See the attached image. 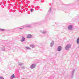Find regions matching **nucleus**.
<instances>
[{
    "label": "nucleus",
    "mask_w": 79,
    "mask_h": 79,
    "mask_svg": "<svg viewBox=\"0 0 79 79\" xmlns=\"http://www.w3.org/2000/svg\"><path fill=\"white\" fill-rule=\"evenodd\" d=\"M71 48V44H68L65 47V49L66 50H68L69 48Z\"/></svg>",
    "instance_id": "1"
},
{
    "label": "nucleus",
    "mask_w": 79,
    "mask_h": 79,
    "mask_svg": "<svg viewBox=\"0 0 79 79\" xmlns=\"http://www.w3.org/2000/svg\"><path fill=\"white\" fill-rule=\"evenodd\" d=\"M35 66H36L35 64H33L31 65L30 68L31 69H34L35 68Z\"/></svg>",
    "instance_id": "2"
},
{
    "label": "nucleus",
    "mask_w": 79,
    "mask_h": 79,
    "mask_svg": "<svg viewBox=\"0 0 79 79\" xmlns=\"http://www.w3.org/2000/svg\"><path fill=\"white\" fill-rule=\"evenodd\" d=\"M73 25H69V26L68 27V29H69V30H70L71 31V30H72L73 29Z\"/></svg>",
    "instance_id": "3"
},
{
    "label": "nucleus",
    "mask_w": 79,
    "mask_h": 79,
    "mask_svg": "<svg viewBox=\"0 0 79 79\" xmlns=\"http://www.w3.org/2000/svg\"><path fill=\"white\" fill-rule=\"evenodd\" d=\"M61 48H62V47L61 46H59L57 48V50L58 52H60L61 50Z\"/></svg>",
    "instance_id": "4"
},
{
    "label": "nucleus",
    "mask_w": 79,
    "mask_h": 79,
    "mask_svg": "<svg viewBox=\"0 0 79 79\" xmlns=\"http://www.w3.org/2000/svg\"><path fill=\"white\" fill-rule=\"evenodd\" d=\"M21 42H24V41H25V38L23 37V36H22V38L21 39Z\"/></svg>",
    "instance_id": "5"
},
{
    "label": "nucleus",
    "mask_w": 79,
    "mask_h": 79,
    "mask_svg": "<svg viewBox=\"0 0 79 79\" xmlns=\"http://www.w3.org/2000/svg\"><path fill=\"white\" fill-rule=\"evenodd\" d=\"M54 43H55L54 41H52L51 42V44H50V46L51 47H53V46L54 45Z\"/></svg>",
    "instance_id": "6"
},
{
    "label": "nucleus",
    "mask_w": 79,
    "mask_h": 79,
    "mask_svg": "<svg viewBox=\"0 0 79 79\" xmlns=\"http://www.w3.org/2000/svg\"><path fill=\"white\" fill-rule=\"evenodd\" d=\"M32 37V35H28L27 36V38L30 39Z\"/></svg>",
    "instance_id": "7"
},
{
    "label": "nucleus",
    "mask_w": 79,
    "mask_h": 79,
    "mask_svg": "<svg viewBox=\"0 0 79 79\" xmlns=\"http://www.w3.org/2000/svg\"><path fill=\"white\" fill-rule=\"evenodd\" d=\"M15 78V76L14 74H13L11 75V77H10V78L11 79H13Z\"/></svg>",
    "instance_id": "8"
},
{
    "label": "nucleus",
    "mask_w": 79,
    "mask_h": 79,
    "mask_svg": "<svg viewBox=\"0 0 79 79\" xmlns=\"http://www.w3.org/2000/svg\"><path fill=\"white\" fill-rule=\"evenodd\" d=\"M40 32H41V33L43 34H46V33H47V31H43L42 30H40Z\"/></svg>",
    "instance_id": "9"
},
{
    "label": "nucleus",
    "mask_w": 79,
    "mask_h": 79,
    "mask_svg": "<svg viewBox=\"0 0 79 79\" xmlns=\"http://www.w3.org/2000/svg\"><path fill=\"white\" fill-rule=\"evenodd\" d=\"M26 27H30V28H31V27H32V26L29 24L26 25Z\"/></svg>",
    "instance_id": "10"
},
{
    "label": "nucleus",
    "mask_w": 79,
    "mask_h": 79,
    "mask_svg": "<svg viewBox=\"0 0 79 79\" xmlns=\"http://www.w3.org/2000/svg\"><path fill=\"white\" fill-rule=\"evenodd\" d=\"M76 42L77 44H79V37L77 39Z\"/></svg>",
    "instance_id": "11"
},
{
    "label": "nucleus",
    "mask_w": 79,
    "mask_h": 79,
    "mask_svg": "<svg viewBox=\"0 0 79 79\" xmlns=\"http://www.w3.org/2000/svg\"><path fill=\"white\" fill-rule=\"evenodd\" d=\"M26 48V49H27V50H30L31 49V48L29 47H25Z\"/></svg>",
    "instance_id": "12"
},
{
    "label": "nucleus",
    "mask_w": 79,
    "mask_h": 79,
    "mask_svg": "<svg viewBox=\"0 0 79 79\" xmlns=\"http://www.w3.org/2000/svg\"><path fill=\"white\" fill-rule=\"evenodd\" d=\"M30 46L32 48H34V46L32 45H30Z\"/></svg>",
    "instance_id": "13"
},
{
    "label": "nucleus",
    "mask_w": 79,
    "mask_h": 79,
    "mask_svg": "<svg viewBox=\"0 0 79 79\" xmlns=\"http://www.w3.org/2000/svg\"><path fill=\"white\" fill-rule=\"evenodd\" d=\"M52 9V7H51L50 8L48 12H50Z\"/></svg>",
    "instance_id": "14"
},
{
    "label": "nucleus",
    "mask_w": 79,
    "mask_h": 79,
    "mask_svg": "<svg viewBox=\"0 0 79 79\" xmlns=\"http://www.w3.org/2000/svg\"><path fill=\"white\" fill-rule=\"evenodd\" d=\"M23 63H20L19 64V65H20V66H22V65H23Z\"/></svg>",
    "instance_id": "15"
},
{
    "label": "nucleus",
    "mask_w": 79,
    "mask_h": 79,
    "mask_svg": "<svg viewBox=\"0 0 79 79\" xmlns=\"http://www.w3.org/2000/svg\"><path fill=\"white\" fill-rule=\"evenodd\" d=\"M0 31H4L5 30L3 29H0Z\"/></svg>",
    "instance_id": "16"
},
{
    "label": "nucleus",
    "mask_w": 79,
    "mask_h": 79,
    "mask_svg": "<svg viewBox=\"0 0 79 79\" xmlns=\"http://www.w3.org/2000/svg\"><path fill=\"white\" fill-rule=\"evenodd\" d=\"M2 50L3 51H4V50H5V47H3V48H2Z\"/></svg>",
    "instance_id": "17"
},
{
    "label": "nucleus",
    "mask_w": 79,
    "mask_h": 79,
    "mask_svg": "<svg viewBox=\"0 0 79 79\" xmlns=\"http://www.w3.org/2000/svg\"><path fill=\"white\" fill-rule=\"evenodd\" d=\"M0 79H4V78L2 77H0Z\"/></svg>",
    "instance_id": "18"
},
{
    "label": "nucleus",
    "mask_w": 79,
    "mask_h": 79,
    "mask_svg": "<svg viewBox=\"0 0 79 79\" xmlns=\"http://www.w3.org/2000/svg\"><path fill=\"white\" fill-rule=\"evenodd\" d=\"M30 10L31 11V12H32L33 11V9H31V10Z\"/></svg>",
    "instance_id": "19"
},
{
    "label": "nucleus",
    "mask_w": 79,
    "mask_h": 79,
    "mask_svg": "<svg viewBox=\"0 0 79 79\" xmlns=\"http://www.w3.org/2000/svg\"><path fill=\"white\" fill-rule=\"evenodd\" d=\"M25 68L24 67V66H23V67H22V69H24Z\"/></svg>",
    "instance_id": "20"
},
{
    "label": "nucleus",
    "mask_w": 79,
    "mask_h": 79,
    "mask_svg": "<svg viewBox=\"0 0 79 79\" xmlns=\"http://www.w3.org/2000/svg\"><path fill=\"white\" fill-rule=\"evenodd\" d=\"M75 70H74L73 71H72V74H73Z\"/></svg>",
    "instance_id": "21"
},
{
    "label": "nucleus",
    "mask_w": 79,
    "mask_h": 79,
    "mask_svg": "<svg viewBox=\"0 0 79 79\" xmlns=\"http://www.w3.org/2000/svg\"><path fill=\"white\" fill-rule=\"evenodd\" d=\"M23 29V28H22L19 29Z\"/></svg>",
    "instance_id": "22"
},
{
    "label": "nucleus",
    "mask_w": 79,
    "mask_h": 79,
    "mask_svg": "<svg viewBox=\"0 0 79 79\" xmlns=\"http://www.w3.org/2000/svg\"><path fill=\"white\" fill-rule=\"evenodd\" d=\"M78 1H79V0H77Z\"/></svg>",
    "instance_id": "23"
}]
</instances>
